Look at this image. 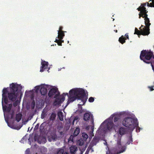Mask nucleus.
Returning a JSON list of instances; mask_svg holds the SVG:
<instances>
[{
    "label": "nucleus",
    "mask_w": 154,
    "mask_h": 154,
    "mask_svg": "<svg viewBox=\"0 0 154 154\" xmlns=\"http://www.w3.org/2000/svg\"><path fill=\"white\" fill-rule=\"evenodd\" d=\"M111 116H112V118L114 117L113 121L117 125V126L121 125L125 126V118H124V115L120 113L114 114Z\"/></svg>",
    "instance_id": "nucleus-5"
},
{
    "label": "nucleus",
    "mask_w": 154,
    "mask_h": 154,
    "mask_svg": "<svg viewBox=\"0 0 154 154\" xmlns=\"http://www.w3.org/2000/svg\"><path fill=\"white\" fill-rule=\"evenodd\" d=\"M5 121H6V122H7V123L8 126L9 127H11L12 128H13L12 126H11V125H10V124L8 122V120H5Z\"/></svg>",
    "instance_id": "nucleus-34"
},
{
    "label": "nucleus",
    "mask_w": 154,
    "mask_h": 154,
    "mask_svg": "<svg viewBox=\"0 0 154 154\" xmlns=\"http://www.w3.org/2000/svg\"><path fill=\"white\" fill-rule=\"evenodd\" d=\"M46 114H45V113L44 112V110H43L42 112V113L41 114V118L42 119H44L45 117L46 116Z\"/></svg>",
    "instance_id": "nucleus-28"
},
{
    "label": "nucleus",
    "mask_w": 154,
    "mask_h": 154,
    "mask_svg": "<svg viewBox=\"0 0 154 154\" xmlns=\"http://www.w3.org/2000/svg\"><path fill=\"white\" fill-rule=\"evenodd\" d=\"M75 119H76V118H75V119L73 120V122H72V123H73V124H74V121H75Z\"/></svg>",
    "instance_id": "nucleus-41"
},
{
    "label": "nucleus",
    "mask_w": 154,
    "mask_h": 154,
    "mask_svg": "<svg viewBox=\"0 0 154 154\" xmlns=\"http://www.w3.org/2000/svg\"><path fill=\"white\" fill-rule=\"evenodd\" d=\"M153 53L150 51H148L146 50H143L141 51L140 57L141 60L147 63H149L151 58L152 56Z\"/></svg>",
    "instance_id": "nucleus-7"
},
{
    "label": "nucleus",
    "mask_w": 154,
    "mask_h": 154,
    "mask_svg": "<svg viewBox=\"0 0 154 154\" xmlns=\"http://www.w3.org/2000/svg\"><path fill=\"white\" fill-rule=\"evenodd\" d=\"M119 41L122 44H124L125 42V37H124L123 35H122L119 38Z\"/></svg>",
    "instance_id": "nucleus-22"
},
{
    "label": "nucleus",
    "mask_w": 154,
    "mask_h": 154,
    "mask_svg": "<svg viewBox=\"0 0 154 154\" xmlns=\"http://www.w3.org/2000/svg\"><path fill=\"white\" fill-rule=\"evenodd\" d=\"M82 136L83 138H85L86 139H87L88 137V135L86 134L85 133H82Z\"/></svg>",
    "instance_id": "nucleus-30"
},
{
    "label": "nucleus",
    "mask_w": 154,
    "mask_h": 154,
    "mask_svg": "<svg viewBox=\"0 0 154 154\" xmlns=\"http://www.w3.org/2000/svg\"><path fill=\"white\" fill-rule=\"evenodd\" d=\"M52 138L54 140H56L57 138V136L56 134H54L51 135Z\"/></svg>",
    "instance_id": "nucleus-29"
},
{
    "label": "nucleus",
    "mask_w": 154,
    "mask_h": 154,
    "mask_svg": "<svg viewBox=\"0 0 154 154\" xmlns=\"http://www.w3.org/2000/svg\"><path fill=\"white\" fill-rule=\"evenodd\" d=\"M115 31V32H117V30H116Z\"/></svg>",
    "instance_id": "nucleus-43"
},
{
    "label": "nucleus",
    "mask_w": 154,
    "mask_h": 154,
    "mask_svg": "<svg viewBox=\"0 0 154 154\" xmlns=\"http://www.w3.org/2000/svg\"><path fill=\"white\" fill-rule=\"evenodd\" d=\"M73 136L72 135H71L69 137V140H70L71 141H73V140H73Z\"/></svg>",
    "instance_id": "nucleus-35"
},
{
    "label": "nucleus",
    "mask_w": 154,
    "mask_h": 154,
    "mask_svg": "<svg viewBox=\"0 0 154 154\" xmlns=\"http://www.w3.org/2000/svg\"><path fill=\"white\" fill-rule=\"evenodd\" d=\"M56 114L54 112H52L49 117V119L50 121H54L56 118Z\"/></svg>",
    "instance_id": "nucleus-18"
},
{
    "label": "nucleus",
    "mask_w": 154,
    "mask_h": 154,
    "mask_svg": "<svg viewBox=\"0 0 154 154\" xmlns=\"http://www.w3.org/2000/svg\"><path fill=\"white\" fill-rule=\"evenodd\" d=\"M35 102L34 101H33L31 103V107L32 109H33L35 107Z\"/></svg>",
    "instance_id": "nucleus-32"
},
{
    "label": "nucleus",
    "mask_w": 154,
    "mask_h": 154,
    "mask_svg": "<svg viewBox=\"0 0 154 154\" xmlns=\"http://www.w3.org/2000/svg\"><path fill=\"white\" fill-rule=\"evenodd\" d=\"M92 129L93 130V128H92Z\"/></svg>",
    "instance_id": "nucleus-45"
},
{
    "label": "nucleus",
    "mask_w": 154,
    "mask_h": 154,
    "mask_svg": "<svg viewBox=\"0 0 154 154\" xmlns=\"http://www.w3.org/2000/svg\"><path fill=\"white\" fill-rule=\"evenodd\" d=\"M39 89V88H38L37 89V90H38Z\"/></svg>",
    "instance_id": "nucleus-44"
},
{
    "label": "nucleus",
    "mask_w": 154,
    "mask_h": 154,
    "mask_svg": "<svg viewBox=\"0 0 154 154\" xmlns=\"http://www.w3.org/2000/svg\"><path fill=\"white\" fill-rule=\"evenodd\" d=\"M70 152L72 154H74L77 151L78 148L75 146H72L70 148Z\"/></svg>",
    "instance_id": "nucleus-13"
},
{
    "label": "nucleus",
    "mask_w": 154,
    "mask_h": 154,
    "mask_svg": "<svg viewBox=\"0 0 154 154\" xmlns=\"http://www.w3.org/2000/svg\"><path fill=\"white\" fill-rule=\"evenodd\" d=\"M36 154H37V153H36Z\"/></svg>",
    "instance_id": "nucleus-46"
},
{
    "label": "nucleus",
    "mask_w": 154,
    "mask_h": 154,
    "mask_svg": "<svg viewBox=\"0 0 154 154\" xmlns=\"http://www.w3.org/2000/svg\"><path fill=\"white\" fill-rule=\"evenodd\" d=\"M119 133L121 135L124 134L125 133V128L122 127L120 128L119 129Z\"/></svg>",
    "instance_id": "nucleus-23"
},
{
    "label": "nucleus",
    "mask_w": 154,
    "mask_h": 154,
    "mask_svg": "<svg viewBox=\"0 0 154 154\" xmlns=\"http://www.w3.org/2000/svg\"><path fill=\"white\" fill-rule=\"evenodd\" d=\"M24 137H23V138L21 139V140H20V142H22L23 141V140H24Z\"/></svg>",
    "instance_id": "nucleus-39"
},
{
    "label": "nucleus",
    "mask_w": 154,
    "mask_h": 154,
    "mask_svg": "<svg viewBox=\"0 0 154 154\" xmlns=\"http://www.w3.org/2000/svg\"><path fill=\"white\" fill-rule=\"evenodd\" d=\"M22 116L21 114L18 113L16 114L15 118L17 122H18L21 120Z\"/></svg>",
    "instance_id": "nucleus-21"
},
{
    "label": "nucleus",
    "mask_w": 154,
    "mask_h": 154,
    "mask_svg": "<svg viewBox=\"0 0 154 154\" xmlns=\"http://www.w3.org/2000/svg\"><path fill=\"white\" fill-rule=\"evenodd\" d=\"M7 88H4L2 90V104L3 110L4 112H6L9 113V118L11 119H13L14 118V110H12L11 113H10L12 107V104L11 103L9 104L8 106L3 105V100L5 104H7L8 103V99L7 96Z\"/></svg>",
    "instance_id": "nucleus-3"
},
{
    "label": "nucleus",
    "mask_w": 154,
    "mask_h": 154,
    "mask_svg": "<svg viewBox=\"0 0 154 154\" xmlns=\"http://www.w3.org/2000/svg\"><path fill=\"white\" fill-rule=\"evenodd\" d=\"M55 42L57 43L59 46H62V43L64 41L61 39L60 40L59 39H58L56 38Z\"/></svg>",
    "instance_id": "nucleus-25"
},
{
    "label": "nucleus",
    "mask_w": 154,
    "mask_h": 154,
    "mask_svg": "<svg viewBox=\"0 0 154 154\" xmlns=\"http://www.w3.org/2000/svg\"><path fill=\"white\" fill-rule=\"evenodd\" d=\"M126 38L128 39V35H126Z\"/></svg>",
    "instance_id": "nucleus-38"
},
{
    "label": "nucleus",
    "mask_w": 154,
    "mask_h": 154,
    "mask_svg": "<svg viewBox=\"0 0 154 154\" xmlns=\"http://www.w3.org/2000/svg\"><path fill=\"white\" fill-rule=\"evenodd\" d=\"M69 93V95L68 93H63L62 95V98L60 99L58 97L55 98L56 99L54 102V105H60L61 103L64 100L65 96L66 95H67L68 97L67 104L77 99L80 100L83 103L82 104H79L78 105H83L85 104L88 98L85 91L82 88L72 89L70 90Z\"/></svg>",
    "instance_id": "nucleus-1"
},
{
    "label": "nucleus",
    "mask_w": 154,
    "mask_h": 154,
    "mask_svg": "<svg viewBox=\"0 0 154 154\" xmlns=\"http://www.w3.org/2000/svg\"><path fill=\"white\" fill-rule=\"evenodd\" d=\"M138 125V123L137 119L126 116V132L127 131L129 133L128 136V141L127 143V144L129 145L132 142L131 132Z\"/></svg>",
    "instance_id": "nucleus-2"
},
{
    "label": "nucleus",
    "mask_w": 154,
    "mask_h": 154,
    "mask_svg": "<svg viewBox=\"0 0 154 154\" xmlns=\"http://www.w3.org/2000/svg\"><path fill=\"white\" fill-rule=\"evenodd\" d=\"M40 91L41 94L43 95H45L47 93V89L45 88L42 87L40 89Z\"/></svg>",
    "instance_id": "nucleus-17"
},
{
    "label": "nucleus",
    "mask_w": 154,
    "mask_h": 154,
    "mask_svg": "<svg viewBox=\"0 0 154 154\" xmlns=\"http://www.w3.org/2000/svg\"><path fill=\"white\" fill-rule=\"evenodd\" d=\"M60 94V93L58 89L56 88L51 89L49 90L48 94L49 97L51 98L54 96V98H56L58 97Z\"/></svg>",
    "instance_id": "nucleus-8"
},
{
    "label": "nucleus",
    "mask_w": 154,
    "mask_h": 154,
    "mask_svg": "<svg viewBox=\"0 0 154 154\" xmlns=\"http://www.w3.org/2000/svg\"><path fill=\"white\" fill-rule=\"evenodd\" d=\"M94 146L93 145H92V144H91L90 143V144H89V146L88 147V149H87V150H86V152L87 151L88 152L89 151V150H92V151L93 152L94 151V150H93V149L92 148V147Z\"/></svg>",
    "instance_id": "nucleus-27"
},
{
    "label": "nucleus",
    "mask_w": 154,
    "mask_h": 154,
    "mask_svg": "<svg viewBox=\"0 0 154 154\" xmlns=\"http://www.w3.org/2000/svg\"><path fill=\"white\" fill-rule=\"evenodd\" d=\"M80 131V129L78 128L77 127L76 128L75 131L73 133V136L74 137L77 136L79 133Z\"/></svg>",
    "instance_id": "nucleus-20"
},
{
    "label": "nucleus",
    "mask_w": 154,
    "mask_h": 154,
    "mask_svg": "<svg viewBox=\"0 0 154 154\" xmlns=\"http://www.w3.org/2000/svg\"><path fill=\"white\" fill-rule=\"evenodd\" d=\"M57 116L60 121H63V116L62 112L61 111L58 112L57 113Z\"/></svg>",
    "instance_id": "nucleus-19"
},
{
    "label": "nucleus",
    "mask_w": 154,
    "mask_h": 154,
    "mask_svg": "<svg viewBox=\"0 0 154 154\" xmlns=\"http://www.w3.org/2000/svg\"><path fill=\"white\" fill-rule=\"evenodd\" d=\"M114 125V124L112 121L108 122L106 125L107 128L108 130H110L112 129Z\"/></svg>",
    "instance_id": "nucleus-15"
},
{
    "label": "nucleus",
    "mask_w": 154,
    "mask_h": 154,
    "mask_svg": "<svg viewBox=\"0 0 154 154\" xmlns=\"http://www.w3.org/2000/svg\"><path fill=\"white\" fill-rule=\"evenodd\" d=\"M94 101V98L92 97H90L88 99V101L91 103L93 102Z\"/></svg>",
    "instance_id": "nucleus-31"
},
{
    "label": "nucleus",
    "mask_w": 154,
    "mask_h": 154,
    "mask_svg": "<svg viewBox=\"0 0 154 154\" xmlns=\"http://www.w3.org/2000/svg\"><path fill=\"white\" fill-rule=\"evenodd\" d=\"M63 29V26H60V27H59V30L58 31H62V29Z\"/></svg>",
    "instance_id": "nucleus-37"
},
{
    "label": "nucleus",
    "mask_w": 154,
    "mask_h": 154,
    "mask_svg": "<svg viewBox=\"0 0 154 154\" xmlns=\"http://www.w3.org/2000/svg\"><path fill=\"white\" fill-rule=\"evenodd\" d=\"M58 35L57 37L60 40H61V39H62L65 36L64 32L63 31H58Z\"/></svg>",
    "instance_id": "nucleus-16"
},
{
    "label": "nucleus",
    "mask_w": 154,
    "mask_h": 154,
    "mask_svg": "<svg viewBox=\"0 0 154 154\" xmlns=\"http://www.w3.org/2000/svg\"><path fill=\"white\" fill-rule=\"evenodd\" d=\"M140 30H139L137 28H135V32L134 34H136L138 35L142 34L143 35H148L149 34V33L147 32V30L146 29V27L143 26L140 28Z\"/></svg>",
    "instance_id": "nucleus-9"
},
{
    "label": "nucleus",
    "mask_w": 154,
    "mask_h": 154,
    "mask_svg": "<svg viewBox=\"0 0 154 154\" xmlns=\"http://www.w3.org/2000/svg\"><path fill=\"white\" fill-rule=\"evenodd\" d=\"M57 154H69L67 152H65L64 153V150L63 149H59L57 151Z\"/></svg>",
    "instance_id": "nucleus-24"
},
{
    "label": "nucleus",
    "mask_w": 154,
    "mask_h": 154,
    "mask_svg": "<svg viewBox=\"0 0 154 154\" xmlns=\"http://www.w3.org/2000/svg\"><path fill=\"white\" fill-rule=\"evenodd\" d=\"M117 146L115 148V151L117 152V154H119L124 152L125 150V146H122L121 144L120 141L119 140L118 141Z\"/></svg>",
    "instance_id": "nucleus-10"
},
{
    "label": "nucleus",
    "mask_w": 154,
    "mask_h": 154,
    "mask_svg": "<svg viewBox=\"0 0 154 154\" xmlns=\"http://www.w3.org/2000/svg\"><path fill=\"white\" fill-rule=\"evenodd\" d=\"M140 128L139 127H137L136 128V131L137 132H140Z\"/></svg>",
    "instance_id": "nucleus-36"
},
{
    "label": "nucleus",
    "mask_w": 154,
    "mask_h": 154,
    "mask_svg": "<svg viewBox=\"0 0 154 154\" xmlns=\"http://www.w3.org/2000/svg\"><path fill=\"white\" fill-rule=\"evenodd\" d=\"M90 118L92 119H93V116L91 114L86 113L84 114L83 119L85 121H88L90 119Z\"/></svg>",
    "instance_id": "nucleus-12"
},
{
    "label": "nucleus",
    "mask_w": 154,
    "mask_h": 154,
    "mask_svg": "<svg viewBox=\"0 0 154 154\" xmlns=\"http://www.w3.org/2000/svg\"><path fill=\"white\" fill-rule=\"evenodd\" d=\"M146 3H143L142 4L141 6L139 7L138 8H137V9L139 11H140L141 12V10L143 8H145V10H146V8L144 7L145 6H146Z\"/></svg>",
    "instance_id": "nucleus-26"
},
{
    "label": "nucleus",
    "mask_w": 154,
    "mask_h": 154,
    "mask_svg": "<svg viewBox=\"0 0 154 154\" xmlns=\"http://www.w3.org/2000/svg\"><path fill=\"white\" fill-rule=\"evenodd\" d=\"M19 85L16 83H12L10 85L9 90L7 88L8 97L9 100L14 101L15 100L18 95L17 94Z\"/></svg>",
    "instance_id": "nucleus-4"
},
{
    "label": "nucleus",
    "mask_w": 154,
    "mask_h": 154,
    "mask_svg": "<svg viewBox=\"0 0 154 154\" xmlns=\"http://www.w3.org/2000/svg\"><path fill=\"white\" fill-rule=\"evenodd\" d=\"M147 12L148 11L145 10V8H143L141 12H140L139 14V18H140L141 17L144 18L145 23L146 26V29L147 30V32L149 33V26L150 25V23H149L150 21L149 18L147 17L148 15L146 14Z\"/></svg>",
    "instance_id": "nucleus-6"
},
{
    "label": "nucleus",
    "mask_w": 154,
    "mask_h": 154,
    "mask_svg": "<svg viewBox=\"0 0 154 154\" xmlns=\"http://www.w3.org/2000/svg\"><path fill=\"white\" fill-rule=\"evenodd\" d=\"M99 139L98 137H95L93 138L92 140L90 143L94 146L99 142Z\"/></svg>",
    "instance_id": "nucleus-14"
},
{
    "label": "nucleus",
    "mask_w": 154,
    "mask_h": 154,
    "mask_svg": "<svg viewBox=\"0 0 154 154\" xmlns=\"http://www.w3.org/2000/svg\"><path fill=\"white\" fill-rule=\"evenodd\" d=\"M14 105L15 106H16L17 105L16 104V103H14Z\"/></svg>",
    "instance_id": "nucleus-42"
},
{
    "label": "nucleus",
    "mask_w": 154,
    "mask_h": 154,
    "mask_svg": "<svg viewBox=\"0 0 154 154\" xmlns=\"http://www.w3.org/2000/svg\"><path fill=\"white\" fill-rule=\"evenodd\" d=\"M41 64L42 66L40 67V72H42L44 71L45 69L48 68V62L42 60Z\"/></svg>",
    "instance_id": "nucleus-11"
},
{
    "label": "nucleus",
    "mask_w": 154,
    "mask_h": 154,
    "mask_svg": "<svg viewBox=\"0 0 154 154\" xmlns=\"http://www.w3.org/2000/svg\"><path fill=\"white\" fill-rule=\"evenodd\" d=\"M154 86H149L148 87L150 91H152L154 90V89L153 88V87H154Z\"/></svg>",
    "instance_id": "nucleus-33"
},
{
    "label": "nucleus",
    "mask_w": 154,
    "mask_h": 154,
    "mask_svg": "<svg viewBox=\"0 0 154 154\" xmlns=\"http://www.w3.org/2000/svg\"><path fill=\"white\" fill-rule=\"evenodd\" d=\"M151 65H152V69L154 71V66H153L152 64H151Z\"/></svg>",
    "instance_id": "nucleus-40"
}]
</instances>
